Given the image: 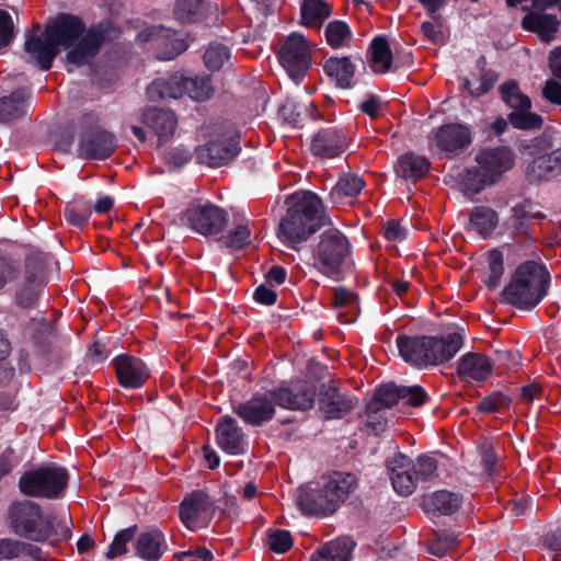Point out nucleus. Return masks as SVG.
<instances>
[{"label":"nucleus","instance_id":"nucleus-62","mask_svg":"<svg viewBox=\"0 0 561 561\" xmlns=\"http://www.w3.org/2000/svg\"><path fill=\"white\" fill-rule=\"evenodd\" d=\"M20 273L19 264L12 260H0V290L5 287L8 283L16 279Z\"/></svg>","mask_w":561,"mask_h":561},{"label":"nucleus","instance_id":"nucleus-6","mask_svg":"<svg viewBox=\"0 0 561 561\" xmlns=\"http://www.w3.org/2000/svg\"><path fill=\"white\" fill-rule=\"evenodd\" d=\"M68 480L69 474L65 468L46 465L23 473L19 489L26 496L55 500L64 494Z\"/></svg>","mask_w":561,"mask_h":561},{"label":"nucleus","instance_id":"nucleus-18","mask_svg":"<svg viewBox=\"0 0 561 561\" xmlns=\"http://www.w3.org/2000/svg\"><path fill=\"white\" fill-rule=\"evenodd\" d=\"M296 504L305 515L328 516L339 508L322 481L314 488L302 486L297 491Z\"/></svg>","mask_w":561,"mask_h":561},{"label":"nucleus","instance_id":"nucleus-3","mask_svg":"<svg viewBox=\"0 0 561 561\" xmlns=\"http://www.w3.org/2000/svg\"><path fill=\"white\" fill-rule=\"evenodd\" d=\"M550 275L545 265L536 261L519 264L502 293L504 302L520 310L535 308L547 295Z\"/></svg>","mask_w":561,"mask_h":561},{"label":"nucleus","instance_id":"nucleus-20","mask_svg":"<svg viewBox=\"0 0 561 561\" xmlns=\"http://www.w3.org/2000/svg\"><path fill=\"white\" fill-rule=\"evenodd\" d=\"M398 351H460L463 346L462 335L458 332L448 333L442 337L407 336L397 337Z\"/></svg>","mask_w":561,"mask_h":561},{"label":"nucleus","instance_id":"nucleus-2","mask_svg":"<svg viewBox=\"0 0 561 561\" xmlns=\"http://www.w3.org/2000/svg\"><path fill=\"white\" fill-rule=\"evenodd\" d=\"M286 216L280 220L278 237L289 244L306 241L324 224L323 205L312 192L296 193Z\"/></svg>","mask_w":561,"mask_h":561},{"label":"nucleus","instance_id":"nucleus-53","mask_svg":"<svg viewBox=\"0 0 561 561\" xmlns=\"http://www.w3.org/2000/svg\"><path fill=\"white\" fill-rule=\"evenodd\" d=\"M504 275V256L501 251L493 249L488 255V277L485 284L489 288L494 289L500 285V280Z\"/></svg>","mask_w":561,"mask_h":561},{"label":"nucleus","instance_id":"nucleus-60","mask_svg":"<svg viewBox=\"0 0 561 561\" xmlns=\"http://www.w3.org/2000/svg\"><path fill=\"white\" fill-rule=\"evenodd\" d=\"M192 158V153L183 146L174 147L164 153V161L171 168H182Z\"/></svg>","mask_w":561,"mask_h":561},{"label":"nucleus","instance_id":"nucleus-5","mask_svg":"<svg viewBox=\"0 0 561 561\" xmlns=\"http://www.w3.org/2000/svg\"><path fill=\"white\" fill-rule=\"evenodd\" d=\"M12 531L35 542H44L55 533L53 520L46 516L39 504L25 500L13 503L9 508Z\"/></svg>","mask_w":561,"mask_h":561},{"label":"nucleus","instance_id":"nucleus-51","mask_svg":"<svg viewBox=\"0 0 561 561\" xmlns=\"http://www.w3.org/2000/svg\"><path fill=\"white\" fill-rule=\"evenodd\" d=\"M222 243L230 249L238 250L251 243V230L249 220H242L227 236L222 238Z\"/></svg>","mask_w":561,"mask_h":561},{"label":"nucleus","instance_id":"nucleus-46","mask_svg":"<svg viewBox=\"0 0 561 561\" xmlns=\"http://www.w3.org/2000/svg\"><path fill=\"white\" fill-rule=\"evenodd\" d=\"M500 93L505 104L515 110H530V99L522 93L518 83L515 80H510L501 84Z\"/></svg>","mask_w":561,"mask_h":561},{"label":"nucleus","instance_id":"nucleus-50","mask_svg":"<svg viewBox=\"0 0 561 561\" xmlns=\"http://www.w3.org/2000/svg\"><path fill=\"white\" fill-rule=\"evenodd\" d=\"M325 38L332 48H340L350 43L352 32L345 22L333 21L325 27Z\"/></svg>","mask_w":561,"mask_h":561},{"label":"nucleus","instance_id":"nucleus-28","mask_svg":"<svg viewBox=\"0 0 561 561\" xmlns=\"http://www.w3.org/2000/svg\"><path fill=\"white\" fill-rule=\"evenodd\" d=\"M142 122L158 136L159 142L168 141L174 134L178 118L172 111L150 107L142 114Z\"/></svg>","mask_w":561,"mask_h":561},{"label":"nucleus","instance_id":"nucleus-30","mask_svg":"<svg viewBox=\"0 0 561 561\" xmlns=\"http://www.w3.org/2000/svg\"><path fill=\"white\" fill-rule=\"evenodd\" d=\"M135 549L138 557L146 561H158L167 551L168 546L164 535L158 528H150L141 533L136 542Z\"/></svg>","mask_w":561,"mask_h":561},{"label":"nucleus","instance_id":"nucleus-16","mask_svg":"<svg viewBox=\"0 0 561 561\" xmlns=\"http://www.w3.org/2000/svg\"><path fill=\"white\" fill-rule=\"evenodd\" d=\"M136 39L140 44H152L154 48L159 49L158 58L161 60H172L187 49L184 39L179 38L174 31L162 25L144 28Z\"/></svg>","mask_w":561,"mask_h":561},{"label":"nucleus","instance_id":"nucleus-34","mask_svg":"<svg viewBox=\"0 0 561 561\" xmlns=\"http://www.w3.org/2000/svg\"><path fill=\"white\" fill-rule=\"evenodd\" d=\"M497 224L499 216L495 210L486 206H476L470 211L468 230L486 239L493 233Z\"/></svg>","mask_w":561,"mask_h":561},{"label":"nucleus","instance_id":"nucleus-32","mask_svg":"<svg viewBox=\"0 0 561 561\" xmlns=\"http://www.w3.org/2000/svg\"><path fill=\"white\" fill-rule=\"evenodd\" d=\"M522 23L525 30L537 33L539 38L546 43L554 38L559 26L556 14L542 12H533L525 15Z\"/></svg>","mask_w":561,"mask_h":561},{"label":"nucleus","instance_id":"nucleus-13","mask_svg":"<svg viewBox=\"0 0 561 561\" xmlns=\"http://www.w3.org/2000/svg\"><path fill=\"white\" fill-rule=\"evenodd\" d=\"M180 518L192 530L207 527L215 513L214 500L203 490L188 493L180 504Z\"/></svg>","mask_w":561,"mask_h":561},{"label":"nucleus","instance_id":"nucleus-57","mask_svg":"<svg viewBox=\"0 0 561 561\" xmlns=\"http://www.w3.org/2000/svg\"><path fill=\"white\" fill-rule=\"evenodd\" d=\"M267 546L276 553H285L293 546V538L288 530H271L267 535Z\"/></svg>","mask_w":561,"mask_h":561},{"label":"nucleus","instance_id":"nucleus-21","mask_svg":"<svg viewBox=\"0 0 561 561\" xmlns=\"http://www.w3.org/2000/svg\"><path fill=\"white\" fill-rule=\"evenodd\" d=\"M118 382L124 388H140L149 378L146 364L130 353H121L113 360Z\"/></svg>","mask_w":561,"mask_h":561},{"label":"nucleus","instance_id":"nucleus-8","mask_svg":"<svg viewBox=\"0 0 561 561\" xmlns=\"http://www.w3.org/2000/svg\"><path fill=\"white\" fill-rule=\"evenodd\" d=\"M350 254L347 238L337 229L331 228L320 236L314 249V265L322 274L332 276L347 263Z\"/></svg>","mask_w":561,"mask_h":561},{"label":"nucleus","instance_id":"nucleus-38","mask_svg":"<svg viewBox=\"0 0 561 561\" xmlns=\"http://www.w3.org/2000/svg\"><path fill=\"white\" fill-rule=\"evenodd\" d=\"M462 499L459 494L446 490L434 492L424 499V507L427 512H438L450 515L461 506Z\"/></svg>","mask_w":561,"mask_h":561},{"label":"nucleus","instance_id":"nucleus-29","mask_svg":"<svg viewBox=\"0 0 561 561\" xmlns=\"http://www.w3.org/2000/svg\"><path fill=\"white\" fill-rule=\"evenodd\" d=\"M426 12L432 16V21H424L420 26L423 37L432 44L438 45L444 42L443 19L437 13L445 8L448 0H417Z\"/></svg>","mask_w":561,"mask_h":561},{"label":"nucleus","instance_id":"nucleus-24","mask_svg":"<svg viewBox=\"0 0 561 561\" xmlns=\"http://www.w3.org/2000/svg\"><path fill=\"white\" fill-rule=\"evenodd\" d=\"M387 467L394 491L403 496L412 494L419 482L412 469V460L398 454L388 461Z\"/></svg>","mask_w":561,"mask_h":561},{"label":"nucleus","instance_id":"nucleus-17","mask_svg":"<svg viewBox=\"0 0 561 561\" xmlns=\"http://www.w3.org/2000/svg\"><path fill=\"white\" fill-rule=\"evenodd\" d=\"M318 398L319 410L327 420L342 419L355 408L354 398L342 392L333 381L320 386Z\"/></svg>","mask_w":561,"mask_h":561},{"label":"nucleus","instance_id":"nucleus-12","mask_svg":"<svg viewBox=\"0 0 561 561\" xmlns=\"http://www.w3.org/2000/svg\"><path fill=\"white\" fill-rule=\"evenodd\" d=\"M182 219L191 229L203 236L218 234L227 225L226 211L207 201L192 204Z\"/></svg>","mask_w":561,"mask_h":561},{"label":"nucleus","instance_id":"nucleus-61","mask_svg":"<svg viewBox=\"0 0 561 561\" xmlns=\"http://www.w3.org/2000/svg\"><path fill=\"white\" fill-rule=\"evenodd\" d=\"M495 79L489 73L481 75L478 79V84H473L469 79H463L462 85L469 91L471 95L481 96L490 91L494 84Z\"/></svg>","mask_w":561,"mask_h":561},{"label":"nucleus","instance_id":"nucleus-58","mask_svg":"<svg viewBox=\"0 0 561 561\" xmlns=\"http://www.w3.org/2000/svg\"><path fill=\"white\" fill-rule=\"evenodd\" d=\"M511 400L501 392H494L483 398L477 405L478 410L484 413H494L510 405Z\"/></svg>","mask_w":561,"mask_h":561},{"label":"nucleus","instance_id":"nucleus-4","mask_svg":"<svg viewBox=\"0 0 561 561\" xmlns=\"http://www.w3.org/2000/svg\"><path fill=\"white\" fill-rule=\"evenodd\" d=\"M476 161L478 165L467 170L463 179L465 188L473 194L495 183L504 172L512 169L515 158L510 148L497 147L482 150Z\"/></svg>","mask_w":561,"mask_h":561},{"label":"nucleus","instance_id":"nucleus-35","mask_svg":"<svg viewBox=\"0 0 561 561\" xmlns=\"http://www.w3.org/2000/svg\"><path fill=\"white\" fill-rule=\"evenodd\" d=\"M324 72L337 87L348 89L353 85L355 66L348 57H331L323 65Z\"/></svg>","mask_w":561,"mask_h":561},{"label":"nucleus","instance_id":"nucleus-26","mask_svg":"<svg viewBox=\"0 0 561 561\" xmlns=\"http://www.w3.org/2000/svg\"><path fill=\"white\" fill-rule=\"evenodd\" d=\"M345 135L341 130L328 128L320 130L313 136L310 150L317 157L332 159L341 156L345 150Z\"/></svg>","mask_w":561,"mask_h":561},{"label":"nucleus","instance_id":"nucleus-11","mask_svg":"<svg viewBox=\"0 0 561 561\" xmlns=\"http://www.w3.org/2000/svg\"><path fill=\"white\" fill-rule=\"evenodd\" d=\"M278 60L289 78L299 83L311 66V46L304 35L293 32L280 46Z\"/></svg>","mask_w":561,"mask_h":561},{"label":"nucleus","instance_id":"nucleus-33","mask_svg":"<svg viewBox=\"0 0 561 561\" xmlns=\"http://www.w3.org/2000/svg\"><path fill=\"white\" fill-rule=\"evenodd\" d=\"M355 542L348 537H340L319 547L311 561H350Z\"/></svg>","mask_w":561,"mask_h":561},{"label":"nucleus","instance_id":"nucleus-40","mask_svg":"<svg viewBox=\"0 0 561 561\" xmlns=\"http://www.w3.org/2000/svg\"><path fill=\"white\" fill-rule=\"evenodd\" d=\"M28 92L25 89H18L9 96L0 99V122L8 123L25 114Z\"/></svg>","mask_w":561,"mask_h":561},{"label":"nucleus","instance_id":"nucleus-10","mask_svg":"<svg viewBox=\"0 0 561 561\" xmlns=\"http://www.w3.org/2000/svg\"><path fill=\"white\" fill-rule=\"evenodd\" d=\"M50 256L43 252L30 254L25 261L22 283L15 291V302L22 308L34 307L46 285L45 272Z\"/></svg>","mask_w":561,"mask_h":561},{"label":"nucleus","instance_id":"nucleus-15","mask_svg":"<svg viewBox=\"0 0 561 561\" xmlns=\"http://www.w3.org/2000/svg\"><path fill=\"white\" fill-rule=\"evenodd\" d=\"M275 405L293 411H306L313 407L317 389L313 383L297 380L270 390Z\"/></svg>","mask_w":561,"mask_h":561},{"label":"nucleus","instance_id":"nucleus-47","mask_svg":"<svg viewBox=\"0 0 561 561\" xmlns=\"http://www.w3.org/2000/svg\"><path fill=\"white\" fill-rule=\"evenodd\" d=\"M230 48L219 42H211L204 53V64L210 71H217L229 61Z\"/></svg>","mask_w":561,"mask_h":561},{"label":"nucleus","instance_id":"nucleus-44","mask_svg":"<svg viewBox=\"0 0 561 561\" xmlns=\"http://www.w3.org/2000/svg\"><path fill=\"white\" fill-rule=\"evenodd\" d=\"M207 7V0H178L174 15L181 23H195L203 19Z\"/></svg>","mask_w":561,"mask_h":561},{"label":"nucleus","instance_id":"nucleus-7","mask_svg":"<svg viewBox=\"0 0 561 561\" xmlns=\"http://www.w3.org/2000/svg\"><path fill=\"white\" fill-rule=\"evenodd\" d=\"M526 149L533 156L526 169L530 182H550L561 176V147H556L551 136L536 137Z\"/></svg>","mask_w":561,"mask_h":561},{"label":"nucleus","instance_id":"nucleus-49","mask_svg":"<svg viewBox=\"0 0 561 561\" xmlns=\"http://www.w3.org/2000/svg\"><path fill=\"white\" fill-rule=\"evenodd\" d=\"M64 216L70 225L81 228L91 216V204L82 198L76 199L66 206Z\"/></svg>","mask_w":561,"mask_h":561},{"label":"nucleus","instance_id":"nucleus-14","mask_svg":"<svg viewBox=\"0 0 561 561\" xmlns=\"http://www.w3.org/2000/svg\"><path fill=\"white\" fill-rule=\"evenodd\" d=\"M240 152L238 136L232 130L219 134V137L196 148V160L211 168L221 167Z\"/></svg>","mask_w":561,"mask_h":561},{"label":"nucleus","instance_id":"nucleus-36","mask_svg":"<svg viewBox=\"0 0 561 561\" xmlns=\"http://www.w3.org/2000/svg\"><path fill=\"white\" fill-rule=\"evenodd\" d=\"M183 80L178 76L158 78L148 85L147 95L151 101L179 99L183 95Z\"/></svg>","mask_w":561,"mask_h":561},{"label":"nucleus","instance_id":"nucleus-1","mask_svg":"<svg viewBox=\"0 0 561 561\" xmlns=\"http://www.w3.org/2000/svg\"><path fill=\"white\" fill-rule=\"evenodd\" d=\"M107 23L87 28L83 22L69 14H59L47 22L41 34L37 26L26 35L25 51L44 71L53 66L60 48L68 49V65L80 67L89 64L99 53L106 37Z\"/></svg>","mask_w":561,"mask_h":561},{"label":"nucleus","instance_id":"nucleus-39","mask_svg":"<svg viewBox=\"0 0 561 561\" xmlns=\"http://www.w3.org/2000/svg\"><path fill=\"white\" fill-rule=\"evenodd\" d=\"M428 168L430 163L425 157L409 152L398 159L396 172L404 180L416 181L428 171Z\"/></svg>","mask_w":561,"mask_h":561},{"label":"nucleus","instance_id":"nucleus-52","mask_svg":"<svg viewBox=\"0 0 561 561\" xmlns=\"http://www.w3.org/2000/svg\"><path fill=\"white\" fill-rule=\"evenodd\" d=\"M136 530L137 526L134 525L118 531L105 553L106 559H115L128 552V545L134 540Z\"/></svg>","mask_w":561,"mask_h":561},{"label":"nucleus","instance_id":"nucleus-59","mask_svg":"<svg viewBox=\"0 0 561 561\" xmlns=\"http://www.w3.org/2000/svg\"><path fill=\"white\" fill-rule=\"evenodd\" d=\"M457 545V536L454 534H443L430 543V552L436 557H444Z\"/></svg>","mask_w":561,"mask_h":561},{"label":"nucleus","instance_id":"nucleus-22","mask_svg":"<svg viewBox=\"0 0 561 561\" xmlns=\"http://www.w3.org/2000/svg\"><path fill=\"white\" fill-rule=\"evenodd\" d=\"M216 442L229 455H242L248 449V440L238 422L231 416H222L216 425Z\"/></svg>","mask_w":561,"mask_h":561},{"label":"nucleus","instance_id":"nucleus-9","mask_svg":"<svg viewBox=\"0 0 561 561\" xmlns=\"http://www.w3.org/2000/svg\"><path fill=\"white\" fill-rule=\"evenodd\" d=\"M428 400V394L419 385L400 386L392 381L379 386L371 400L366 404V412L377 414L383 409H390L399 401L419 408Z\"/></svg>","mask_w":561,"mask_h":561},{"label":"nucleus","instance_id":"nucleus-27","mask_svg":"<svg viewBox=\"0 0 561 561\" xmlns=\"http://www.w3.org/2000/svg\"><path fill=\"white\" fill-rule=\"evenodd\" d=\"M457 373L461 379L482 381L492 373V363L484 353H465L458 360Z\"/></svg>","mask_w":561,"mask_h":561},{"label":"nucleus","instance_id":"nucleus-19","mask_svg":"<svg viewBox=\"0 0 561 561\" xmlns=\"http://www.w3.org/2000/svg\"><path fill=\"white\" fill-rule=\"evenodd\" d=\"M245 424L261 426L270 422L275 415V403L271 392L256 393L244 402H240L232 409Z\"/></svg>","mask_w":561,"mask_h":561},{"label":"nucleus","instance_id":"nucleus-63","mask_svg":"<svg viewBox=\"0 0 561 561\" xmlns=\"http://www.w3.org/2000/svg\"><path fill=\"white\" fill-rule=\"evenodd\" d=\"M13 38V21L11 15L0 10V48L10 44Z\"/></svg>","mask_w":561,"mask_h":561},{"label":"nucleus","instance_id":"nucleus-56","mask_svg":"<svg viewBox=\"0 0 561 561\" xmlns=\"http://www.w3.org/2000/svg\"><path fill=\"white\" fill-rule=\"evenodd\" d=\"M412 469L417 481H431L438 476V463L436 458L432 456L422 455L417 457L416 461L412 462Z\"/></svg>","mask_w":561,"mask_h":561},{"label":"nucleus","instance_id":"nucleus-54","mask_svg":"<svg viewBox=\"0 0 561 561\" xmlns=\"http://www.w3.org/2000/svg\"><path fill=\"white\" fill-rule=\"evenodd\" d=\"M510 123L517 129H538L542 125L540 115L531 113L530 110H515L508 114Z\"/></svg>","mask_w":561,"mask_h":561},{"label":"nucleus","instance_id":"nucleus-43","mask_svg":"<svg viewBox=\"0 0 561 561\" xmlns=\"http://www.w3.org/2000/svg\"><path fill=\"white\" fill-rule=\"evenodd\" d=\"M456 353H399L411 367L428 369L449 362Z\"/></svg>","mask_w":561,"mask_h":561},{"label":"nucleus","instance_id":"nucleus-45","mask_svg":"<svg viewBox=\"0 0 561 561\" xmlns=\"http://www.w3.org/2000/svg\"><path fill=\"white\" fill-rule=\"evenodd\" d=\"M369 65L374 72L385 73L391 65V50L383 37H376L370 45Z\"/></svg>","mask_w":561,"mask_h":561},{"label":"nucleus","instance_id":"nucleus-64","mask_svg":"<svg viewBox=\"0 0 561 561\" xmlns=\"http://www.w3.org/2000/svg\"><path fill=\"white\" fill-rule=\"evenodd\" d=\"M213 553L206 548L183 551L179 554L180 561H213Z\"/></svg>","mask_w":561,"mask_h":561},{"label":"nucleus","instance_id":"nucleus-55","mask_svg":"<svg viewBox=\"0 0 561 561\" xmlns=\"http://www.w3.org/2000/svg\"><path fill=\"white\" fill-rule=\"evenodd\" d=\"M24 550L36 552L35 545L11 538L0 539V561L20 558Z\"/></svg>","mask_w":561,"mask_h":561},{"label":"nucleus","instance_id":"nucleus-41","mask_svg":"<svg viewBox=\"0 0 561 561\" xmlns=\"http://www.w3.org/2000/svg\"><path fill=\"white\" fill-rule=\"evenodd\" d=\"M364 186V180L359 175L345 173L331 190V201L334 204H343L345 197H355L362 192Z\"/></svg>","mask_w":561,"mask_h":561},{"label":"nucleus","instance_id":"nucleus-25","mask_svg":"<svg viewBox=\"0 0 561 561\" xmlns=\"http://www.w3.org/2000/svg\"><path fill=\"white\" fill-rule=\"evenodd\" d=\"M471 131L463 124H447L440 126L434 136L438 149L445 152H458L471 144Z\"/></svg>","mask_w":561,"mask_h":561},{"label":"nucleus","instance_id":"nucleus-31","mask_svg":"<svg viewBox=\"0 0 561 561\" xmlns=\"http://www.w3.org/2000/svg\"><path fill=\"white\" fill-rule=\"evenodd\" d=\"M321 481L337 507H340L357 488V479L350 472L334 471L329 476L322 477Z\"/></svg>","mask_w":561,"mask_h":561},{"label":"nucleus","instance_id":"nucleus-42","mask_svg":"<svg viewBox=\"0 0 561 561\" xmlns=\"http://www.w3.org/2000/svg\"><path fill=\"white\" fill-rule=\"evenodd\" d=\"M300 10L302 23L310 27L320 26L331 14L324 0H302Z\"/></svg>","mask_w":561,"mask_h":561},{"label":"nucleus","instance_id":"nucleus-23","mask_svg":"<svg viewBox=\"0 0 561 561\" xmlns=\"http://www.w3.org/2000/svg\"><path fill=\"white\" fill-rule=\"evenodd\" d=\"M117 142L113 134L95 129L82 136L78 154L81 158L106 159L116 149Z\"/></svg>","mask_w":561,"mask_h":561},{"label":"nucleus","instance_id":"nucleus-48","mask_svg":"<svg viewBox=\"0 0 561 561\" xmlns=\"http://www.w3.org/2000/svg\"><path fill=\"white\" fill-rule=\"evenodd\" d=\"M210 78L196 77V78H184L183 80V94L187 93L191 99L203 102L211 95Z\"/></svg>","mask_w":561,"mask_h":561},{"label":"nucleus","instance_id":"nucleus-37","mask_svg":"<svg viewBox=\"0 0 561 561\" xmlns=\"http://www.w3.org/2000/svg\"><path fill=\"white\" fill-rule=\"evenodd\" d=\"M333 304L341 322L353 323L358 316V297L345 287L334 290Z\"/></svg>","mask_w":561,"mask_h":561}]
</instances>
